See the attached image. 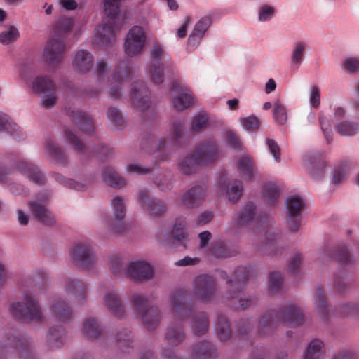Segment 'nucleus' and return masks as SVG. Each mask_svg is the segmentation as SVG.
<instances>
[{"label": "nucleus", "instance_id": "nucleus-1", "mask_svg": "<svg viewBox=\"0 0 359 359\" xmlns=\"http://www.w3.org/2000/svg\"><path fill=\"white\" fill-rule=\"evenodd\" d=\"M49 276L43 269H36L26 278L25 286L31 287V292H23L22 301L13 302L9 311L18 320L27 323H41L46 320L45 314L34 293L44 292L48 287Z\"/></svg>", "mask_w": 359, "mask_h": 359}, {"label": "nucleus", "instance_id": "nucleus-2", "mask_svg": "<svg viewBox=\"0 0 359 359\" xmlns=\"http://www.w3.org/2000/svg\"><path fill=\"white\" fill-rule=\"evenodd\" d=\"M170 309L176 320L182 322L191 319L193 332L202 335L207 332L209 327V319L205 312H196V304L191 299L187 290L177 288L170 294Z\"/></svg>", "mask_w": 359, "mask_h": 359}, {"label": "nucleus", "instance_id": "nucleus-3", "mask_svg": "<svg viewBox=\"0 0 359 359\" xmlns=\"http://www.w3.org/2000/svg\"><path fill=\"white\" fill-rule=\"evenodd\" d=\"M121 0H104V8L109 20L98 25L94 32V43L105 48L116 41L117 32L128 22L130 14L120 12Z\"/></svg>", "mask_w": 359, "mask_h": 359}, {"label": "nucleus", "instance_id": "nucleus-4", "mask_svg": "<svg viewBox=\"0 0 359 359\" xmlns=\"http://www.w3.org/2000/svg\"><path fill=\"white\" fill-rule=\"evenodd\" d=\"M73 23L72 18L62 16L53 24L51 35L43 52V59L47 64L55 65L63 60L66 53L63 37L72 29Z\"/></svg>", "mask_w": 359, "mask_h": 359}, {"label": "nucleus", "instance_id": "nucleus-5", "mask_svg": "<svg viewBox=\"0 0 359 359\" xmlns=\"http://www.w3.org/2000/svg\"><path fill=\"white\" fill-rule=\"evenodd\" d=\"M256 273L253 266H238L233 271L232 278L228 279L229 290L224 295V299L231 301L230 306L236 310H245L254 302L252 298L240 297V292L245 283Z\"/></svg>", "mask_w": 359, "mask_h": 359}, {"label": "nucleus", "instance_id": "nucleus-6", "mask_svg": "<svg viewBox=\"0 0 359 359\" xmlns=\"http://www.w3.org/2000/svg\"><path fill=\"white\" fill-rule=\"evenodd\" d=\"M303 321L304 316L299 308L293 304H285L280 313L271 311L262 316L259 321L258 333L262 336L271 334L280 322L299 325Z\"/></svg>", "mask_w": 359, "mask_h": 359}, {"label": "nucleus", "instance_id": "nucleus-7", "mask_svg": "<svg viewBox=\"0 0 359 359\" xmlns=\"http://www.w3.org/2000/svg\"><path fill=\"white\" fill-rule=\"evenodd\" d=\"M16 353L21 359H36L35 357L33 341L25 332L11 330L6 335V341L0 346V354L4 352Z\"/></svg>", "mask_w": 359, "mask_h": 359}, {"label": "nucleus", "instance_id": "nucleus-8", "mask_svg": "<svg viewBox=\"0 0 359 359\" xmlns=\"http://www.w3.org/2000/svg\"><path fill=\"white\" fill-rule=\"evenodd\" d=\"M132 304L147 330L155 329L161 320V313L158 308L149 306L147 298L141 294H134L132 296Z\"/></svg>", "mask_w": 359, "mask_h": 359}, {"label": "nucleus", "instance_id": "nucleus-9", "mask_svg": "<svg viewBox=\"0 0 359 359\" xmlns=\"http://www.w3.org/2000/svg\"><path fill=\"white\" fill-rule=\"evenodd\" d=\"M194 296L203 302H210L215 297L217 289L215 278L206 274L196 276L192 283Z\"/></svg>", "mask_w": 359, "mask_h": 359}, {"label": "nucleus", "instance_id": "nucleus-10", "mask_svg": "<svg viewBox=\"0 0 359 359\" xmlns=\"http://www.w3.org/2000/svg\"><path fill=\"white\" fill-rule=\"evenodd\" d=\"M183 129L184 125L180 120L173 122L171 128V137L159 140L155 151L157 153V158L161 161L168 159L170 154L174 151L175 147L178 144L179 140L182 137Z\"/></svg>", "mask_w": 359, "mask_h": 359}, {"label": "nucleus", "instance_id": "nucleus-11", "mask_svg": "<svg viewBox=\"0 0 359 359\" xmlns=\"http://www.w3.org/2000/svg\"><path fill=\"white\" fill-rule=\"evenodd\" d=\"M304 207L305 203L299 196L294 195L287 198V226L290 231L295 232L299 230L301 225L302 213Z\"/></svg>", "mask_w": 359, "mask_h": 359}, {"label": "nucleus", "instance_id": "nucleus-12", "mask_svg": "<svg viewBox=\"0 0 359 359\" xmlns=\"http://www.w3.org/2000/svg\"><path fill=\"white\" fill-rule=\"evenodd\" d=\"M146 34L140 26H133L128 32L124 47L128 56L133 57L142 53L145 46Z\"/></svg>", "mask_w": 359, "mask_h": 359}, {"label": "nucleus", "instance_id": "nucleus-13", "mask_svg": "<svg viewBox=\"0 0 359 359\" xmlns=\"http://www.w3.org/2000/svg\"><path fill=\"white\" fill-rule=\"evenodd\" d=\"M49 197L50 194L46 191L40 193L36 201L29 202V208L34 217L46 226H52L55 222V217L45 206Z\"/></svg>", "mask_w": 359, "mask_h": 359}, {"label": "nucleus", "instance_id": "nucleus-14", "mask_svg": "<svg viewBox=\"0 0 359 359\" xmlns=\"http://www.w3.org/2000/svg\"><path fill=\"white\" fill-rule=\"evenodd\" d=\"M164 54V49L159 43H155L151 48L150 74L153 82L160 84L163 81V69L172 67L170 62L160 64Z\"/></svg>", "mask_w": 359, "mask_h": 359}, {"label": "nucleus", "instance_id": "nucleus-15", "mask_svg": "<svg viewBox=\"0 0 359 359\" xmlns=\"http://www.w3.org/2000/svg\"><path fill=\"white\" fill-rule=\"evenodd\" d=\"M124 273L131 280L140 282L151 278L154 269L150 264L146 262L136 261L130 262L126 266Z\"/></svg>", "mask_w": 359, "mask_h": 359}, {"label": "nucleus", "instance_id": "nucleus-16", "mask_svg": "<svg viewBox=\"0 0 359 359\" xmlns=\"http://www.w3.org/2000/svg\"><path fill=\"white\" fill-rule=\"evenodd\" d=\"M150 93L143 81H136L131 88V100L140 111H147L151 107Z\"/></svg>", "mask_w": 359, "mask_h": 359}, {"label": "nucleus", "instance_id": "nucleus-17", "mask_svg": "<svg viewBox=\"0 0 359 359\" xmlns=\"http://www.w3.org/2000/svg\"><path fill=\"white\" fill-rule=\"evenodd\" d=\"M113 217L108 221V224L116 233H123L127 229L126 224L123 222L126 215V208L123 198L116 196L112 201Z\"/></svg>", "mask_w": 359, "mask_h": 359}, {"label": "nucleus", "instance_id": "nucleus-18", "mask_svg": "<svg viewBox=\"0 0 359 359\" xmlns=\"http://www.w3.org/2000/svg\"><path fill=\"white\" fill-rule=\"evenodd\" d=\"M197 157L198 162L202 165L214 163L220 156L218 147L213 140L203 142L194 152Z\"/></svg>", "mask_w": 359, "mask_h": 359}, {"label": "nucleus", "instance_id": "nucleus-19", "mask_svg": "<svg viewBox=\"0 0 359 359\" xmlns=\"http://www.w3.org/2000/svg\"><path fill=\"white\" fill-rule=\"evenodd\" d=\"M139 200L149 213L153 216L161 217L167 210L165 201L152 197L146 189L141 190L139 192Z\"/></svg>", "mask_w": 359, "mask_h": 359}, {"label": "nucleus", "instance_id": "nucleus-20", "mask_svg": "<svg viewBox=\"0 0 359 359\" xmlns=\"http://www.w3.org/2000/svg\"><path fill=\"white\" fill-rule=\"evenodd\" d=\"M15 169L36 184L43 185L46 183V177L43 173L36 165L32 163L19 160L15 164Z\"/></svg>", "mask_w": 359, "mask_h": 359}, {"label": "nucleus", "instance_id": "nucleus-21", "mask_svg": "<svg viewBox=\"0 0 359 359\" xmlns=\"http://www.w3.org/2000/svg\"><path fill=\"white\" fill-rule=\"evenodd\" d=\"M227 177L222 175L219 180V189L221 191H225L226 196L231 204L236 203L241 197L243 191L241 181H234L226 184Z\"/></svg>", "mask_w": 359, "mask_h": 359}, {"label": "nucleus", "instance_id": "nucleus-22", "mask_svg": "<svg viewBox=\"0 0 359 359\" xmlns=\"http://www.w3.org/2000/svg\"><path fill=\"white\" fill-rule=\"evenodd\" d=\"M94 65L93 55L86 50H79L74 55L72 60V67L75 72L80 74L89 72Z\"/></svg>", "mask_w": 359, "mask_h": 359}, {"label": "nucleus", "instance_id": "nucleus-23", "mask_svg": "<svg viewBox=\"0 0 359 359\" xmlns=\"http://www.w3.org/2000/svg\"><path fill=\"white\" fill-rule=\"evenodd\" d=\"M205 194L206 187L204 185H195L184 193L181 201L186 207L193 208L199 205Z\"/></svg>", "mask_w": 359, "mask_h": 359}, {"label": "nucleus", "instance_id": "nucleus-24", "mask_svg": "<svg viewBox=\"0 0 359 359\" xmlns=\"http://www.w3.org/2000/svg\"><path fill=\"white\" fill-rule=\"evenodd\" d=\"M188 238L189 233L186 221L182 219H177L170 231L166 235L167 241L172 244L185 245Z\"/></svg>", "mask_w": 359, "mask_h": 359}, {"label": "nucleus", "instance_id": "nucleus-25", "mask_svg": "<svg viewBox=\"0 0 359 359\" xmlns=\"http://www.w3.org/2000/svg\"><path fill=\"white\" fill-rule=\"evenodd\" d=\"M69 255L76 265L84 269L92 266L95 261L91 248H72Z\"/></svg>", "mask_w": 359, "mask_h": 359}, {"label": "nucleus", "instance_id": "nucleus-26", "mask_svg": "<svg viewBox=\"0 0 359 359\" xmlns=\"http://www.w3.org/2000/svg\"><path fill=\"white\" fill-rule=\"evenodd\" d=\"M256 208L252 202L248 203L241 210L235 215L232 224L235 227L241 228L249 225L255 219Z\"/></svg>", "mask_w": 359, "mask_h": 359}, {"label": "nucleus", "instance_id": "nucleus-27", "mask_svg": "<svg viewBox=\"0 0 359 359\" xmlns=\"http://www.w3.org/2000/svg\"><path fill=\"white\" fill-rule=\"evenodd\" d=\"M172 90L174 92H181L172 99V105L176 110L182 111L193 104L194 97L192 95L189 93L182 92V88L177 81L172 83Z\"/></svg>", "mask_w": 359, "mask_h": 359}, {"label": "nucleus", "instance_id": "nucleus-28", "mask_svg": "<svg viewBox=\"0 0 359 359\" xmlns=\"http://www.w3.org/2000/svg\"><path fill=\"white\" fill-rule=\"evenodd\" d=\"M65 285L68 292L71 294L78 302L83 301L87 295V285L81 280L74 278H67Z\"/></svg>", "mask_w": 359, "mask_h": 359}, {"label": "nucleus", "instance_id": "nucleus-29", "mask_svg": "<svg viewBox=\"0 0 359 359\" xmlns=\"http://www.w3.org/2000/svg\"><path fill=\"white\" fill-rule=\"evenodd\" d=\"M51 309L55 317L60 322H68L72 318V309L61 298H57L53 301Z\"/></svg>", "mask_w": 359, "mask_h": 359}, {"label": "nucleus", "instance_id": "nucleus-30", "mask_svg": "<svg viewBox=\"0 0 359 359\" xmlns=\"http://www.w3.org/2000/svg\"><path fill=\"white\" fill-rule=\"evenodd\" d=\"M69 115L83 133L90 134L94 131L93 122L86 113L72 110L69 111Z\"/></svg>", "mask_w": 359, "mask_h": 359}, {"label": "nucleus", "instance_id": "nucleus-31", "mask_svg": "<svg viewBox=\"0 0 359 359\" xmlns=\"http://www.w3.org/2000/svg\"><path fill=\"white\" fill-rule=\"evenodd\" d=\"M104 304L106 308L113 314L121 316L125 309L118 295L113 292H107L103 297Z\"/></svg>", "mask_w": 359, "mask_h": 359}, {"label": "nucleus", "instance_id": "nucleus-32", "mask_svg": "<svg viewBox=\"0 0 359 359\" xmlns=\"http://www.w3.org/2000/svg\"><path fill=\"white\" fill-rule=\"evenodd\" d=\"M33 90L39 94H52L55 93L53 81L46 76H39L32 82Z\"/></svg>", "mask_w": 359, "mask_h": 359}, {"label": "nucleus", "instance_id": "nucleus-33", "mask_svg": "<svg viewBox=\"0 0 359 359\" xmlns=\"http://www.w3.org/2000/svg\"><path fill=\"white\" fill-rule=\"evenodd\" d=\"M185 338L184 328L181 323L172 324L165 332V339L173 346L180 345Z\"/></svg>", "mask_w": 359, "mask_h": 359}, {"label": "nucleus", "instance_id": "nucleus-34", "mask_svg": "<svg viewBox=\"0 0 359 359\" xmlns=\"http://www.w3.org/2000/svg\"><path fill=\"white\" fill-rule=\"evenodd\" d=\"M215 353L214 346L210 342L203 341L193 346L191 355L194 359H211Z\"/></svg>", "mask_w": 359, "mask_h": 359}, {"label": "nucleus", "instance_id": "nucleus-35", "mask_svg": "<svg viewBox=\"0 0 359 359\" xmlns=\"http://www.w3.org/2000/svg\"><path fill=\"white\" fill-rule=\"evenodd\" d=\"M308 44L306 41H299L293 43L291 50V65L295 68H299L304 59Z\"/></svg>", "mask_w": 359, "mask_h": 359}, {"label": "nucleus", "instance_id": "nucleus-36", "mask_svg": "<svg viewBox=\"0 0 359 359\" xmlns=\"http://www.w3.org/2000/svg\"><path fill=\"white\" fill-rule=\"evenodd\" d=\"M65 330L61 326L50 328L48 333L47 342L50 349L60 348L64 341Z\"/></svg>", "mask_w": 359, "mask_h": 359}, {"label": "nucleus", "instance_id": "nucleus-37", "mask_svg": "<svg viewBox=\"0 0 359 359\" xmlns=\"http://www.w3.org/2000/svg\"><path fill=\"white\" fill-rule=\"evenodd\" d=\"M83 332L89 339H97L102 332V329L95 318H88L83 322Z\"/></svg>", "mask_w": 359, "mask_h": 359}, {"label": "nucleus", "instance_id": "nucleus-38", "mask_svg": "<svg viewBox=\"0 0 359 359\" xmlns=\"http://www.w3.org/2000/svg\"><path fill=\"white\" fill-rule=\"evenodd\" d=\"M325 354L324 343L319 339H313L306 348L304 359H323Z\"/></svg>", "mask_w": 359, "mask_h": 359}, {"label": "nucleus", "instance_id": "nucleus-39", "mask_svg": "<svg viewBox=\"0 0 359 359\" xmlns=\"http://www.w3.org/2000/svg\"><path fill=\"white\" fill-rule=\"evenodd\" d=\"M132 68L128 62H121L115 69L113 74V80L115 83L121 84L123 81H128L132 79Z\"/></svg>", "mask_w": 359, "mask_h": 359}, {"label": "nucleus", "instance_id": "nucleus-40", "mask_svg": "<svg viewBox=\"0 0 359 359\" xmlns=\"http://www.w3.org/2000/svg\"><path fill=\"white\" fill-rule=\"evenodd\" d=\"M216 332L222 341L228 340L231 336V329L226 317L219 314L216 323Z\"/></svg>", "mask_w": 359, "mask_h": 359}, {"label": "nucleus", "instance_id": "nucleus-41", "mask_svg": "<svg viewBox=\"0 0 359 359\" xmlns=\"http://www.w3.org/2000/svg\"><path fill=\"white\" fill-rule=\"evenodd\" d=\"M280 189L273 182L266 183L262 189V196L269 205L276 204L280 197Z\"/></svg>", "mask_w": 359, "mask_h": 359}, {"label": "nucleus", "instance_id": "nucleus-42", "mask_svg": "<svg viewBox=\"0 0 359 359\" xmlns=\"http://www.w3.org/2000/svg\"><path fill=\"white\" fill-rule=\"evenodd\" d=\"M46 154L51 156L54 161L60 164H66L67 158L63 151L55 144V142L50 140L45 144Z\"/></svg>", "mask_w": 359, "mask_h": 359}, {"label": "nucleus", "instance_id": "nucleus-43", "mask_svg": "<svg viewBox=\"0 0 359 359\" xmlns=\"http://www.w3.org/2000/svg\"><path fill=\"white\" fill-rule=\"evenodd\" d=\"M309 161L311 162V176L314 180L320 179L324 175L325 168L324 160L319 154H314L309 157Z\"/></svg>", "mask_w": 359, "mask_h": 359}, {"label": "nucleus", "instance_id": "nucleus-44", "mask_svg": "<svg viewBox=\"0 0 359 359\" xmlns=\"http://www.w3.org/2000/svg\"><path fill=\"white\" fill-rule=\"evenodd\" d=\"M105 182L114 188L120 189L126 184V180L111 167H106L103 171Z\"/></svg>", "mask_w": 359, "mask_h": 359}, {"label": "nucleus", "instance_id": "nucleus-45", "mask_svg": "<svg viewBox=\"0 0 359 359\" xmlns=\"http://www.w3.org/2000/svg\"><path fill=\"white\" fill-rule=\"evenodd\" d=\"M315 306L318 311L320 315L327 320L328 309L326 297L324 291L320 285H318L315 288L314 292Z\"/></svg>", "mask_w": 359, "mask_h": 359}, {"label": "nucleus", "instance_id": "nucleus-46", "mask_svg": "<svg viewBox=\"0 0 359 359\" xmlns=\"http://www.w3.org/2000/svg\"><path fill=\"white\" fill-rule=\"evenodd\" d=\"M238 170L243 174L245 179L250 180L252 179L255 168L254 162L251 156H241L237 163Z\"/></svg>", "mask_w": 359, "mask_h": 359}, {"label": "nucleus", "instance_id": "nucleus-47", "mask_svg": "<svg viewBox=\"0 0 359 359\" xmlns=\"http://www.w3.org/2000/svg\"><path fill=\"white\" fill-rule=\"evenodd\" d=\"M197 157L194 153L187 156L179 164L180 170L184 175H189L196 172L198 166L202 165L198 162Z\"/></svg>", "mask_w": 359, "mask_h": 359}, {"label": "nucleus", "instance_id": "nucleus-48", "mask_svg": "<svg viewBox=\"0 0 359 359\" xmlns=\"http://www.w3.org/2000/svg\"><path fill=\"white\" fill-rule=\"evenodd\" d=\"M116 344L118 348L123 353H127L132 348L133 340L130 331L128 329H123L122 331L118 332L116 334Z\"/></svg>", "mask_w": 359, "mask_h": 359}, {"label": "nucleus", "instance_id": "nucleus-49", "mask_svg": "<svg viewBox=\"0 0 359 359\" xmlns=\"http://www.w3.org/2000/svg\"><path fill=\"white\" fill-rule=\"evenodd\" d=\"M65 133L68 142L79 154L88 155L90 152V149L86 147L71 130H65Z\"/></svg>", "mask_w": 359, "mask_h": 359}, {"label": "nucleus", "instance_id": "nucleus-50", "mask_svg": "<svg viewBox=\"0 0 359 359\" xmlns=\"http://www.w3.org/2000/svg\"><path fill=\"white\" fill-rule=\"evenodd\" d=\"M335 130L344 136H352L359 131V123L343 121L335 126Z\"/></svg>", "mask_w": 359, "mask_h": 359}, {"label": "nucleus", "instance_id": "nucleus-51", "mask_svg": "<svg viewBox=\"0 0 359 359\" xmlns=\"http://www.w3.org/2000/svg\"><path fill=\"white\" fill-rule=\"evenodd\" d=\"M18 130L19 126L12 121L10 116L0 113V131H6L13 135L17 133Z\"/></svg>", "mask_w": 359, "mask_h": 359}, {"label": "nucleus", "instance_id": "nucleus-52", "mask_svg": "<svg viewBox=\"0 0 359 359\" xmlns=\"http://www.w3.org/2000/svg\"><path fill=\"white\" fill-rule=\"evenodd\" d=\"M53 177H54L55 180L58 182L60 184H62L64 186L73 189L82 191L86 187V184L71 179H67L59 173H53Z\"/></svg>", "mask_w": 359, "mask_h": 359}, {"label": "nucleus", "instance_id": "nucleus-53", "mask_svg": "<svg viewBox=\"0 0 359 359\" xmlns=\"http://www.w3.org/2000/svg\"><path fill=\"white\" fill-rule=\"evenodd\" d=\"M20 36L18 29L14 26H10L7 30L0 34V43L9 44L16 41Z\"/></svg>", "mask_w": 359, "mask_h": 359}, {"label": "nucleus", "instance_id": "nucleus-54", "mask_svg": "<svg viewBox=\"0 0 359 359\" xmlns=\"http://www.w3.org/2000/svg\"><path fill=\"white\" fill-rule=\"evenodd\" d=\"M273 117L280 125L285 124L287 120L286 109L279 101L274 104Z\"/></svg>", "mask_w": 359, "mask_h": 359}, {"label": "nucleus", "instance_id": "nucleus-55", "mask_svg": "<svg viewBox=\"0 0 359 359\" xmlns=\"http://www.w3.org/2000/svg\"><path fill=\"white\" fill-rule=\"evenodd\" d=\"M334 251L333 259L341 263H351L353 256L351 255L348 248H334Z\"/></svg>", "mask_w": 359, "mask_h": 359}, {"label": "nucleus", "instance_id": "nucleus-56", "mask_svg": "<svg viewBox=\"0 0 359 359\" xmlns=\"http://www.w3.org/2000/svg\"><path fill=\"white\" fill-rule=\"evenodd\" d=\"M154 183L161 191H163L170 190L172 188V180L163 174L158 175L154 179Z\"/></svg>", "mask_w": 359, "mask_h": 359}, {"label": "nucleus", "instance_id": "nucleus-57", "mask_svg": "<svg viewBox=\"0 0 359 359\" xmlns=\"http://www.w3.org/2000/svg\"><path fill=\"white\" fill-rule=\"evenodd\" d=\"M107 117L114 126H122L124 123L121 113L115 107L108 109Z\"/></svg>", "mask_w": 359, "mask_h": 359}, {"label": "nucleus", "instance_id": "nucleus-58", "mask_svg": "<svg viewBox=\"0 0 359 359\" xmlns=\"http://www.w3.org/2000/svg\"><path fill=\"white\" fill-rule=\"evenodd\" d=\"M269 290L274 292L279 290L283 283L282 274L277 271L270 273L269 276Z\"/></svg>", "mask_w": 359, "mask_h": 359}, {"label": "nucleus", "instance_id": "nucleus-59", "mask_svg": "<svg viewBox=\"0 0 359 359\" xmlns=\"http://www.w3.org/2000/svg\"><path fill=\"white\" fill-rule=\"evenodd\" d=\"M241 123L246 130L252 131L259 127L261 122L257 117L250 116L248 117L241 118Z\"/></svg>", "mask_w": 359, "mask_h": 359}, {"label": "nucleus", "instance_id": "nucleus-60", "mask_svg": "<svg viewBox=\"0 0 359 359\" xmlns=\"http://www.w3.org/2000/svg\"><path fill=\"white\" fill-rule=\"evenodd\" d=\"M212 23L211 18L205 16L199 20L196 24L193 32L197 33L199 36H203L204 34Z\"/></svg>", "mask_w": 359, "mask_h": 359}, {"label": "nucleus", "instance_id": "nucleus-61", "mask_svg": "<svg viewBox=\"0 0 359 359\" xmlns=\"http://www.w3.org/2000/svg\"><path fill=\"white\" fill-rule=\"evenodd\" d=\"M110 269L114 275L119 276L123 270V259L119 255H111L110 258Z\"/></svg>", "mask_w": 359, "mask_h": 359}, {"label": "nucleus", "instance_id": "nucleus-62", "mask_svg": "<svg viewBox=\"0 0 359 359\" xmlns=\"http://www.w3.org/2000/svg\"><path fill=\"white\" fill-rule=\"evenodd\" d=\"M319 123L324 133L327 144L332 142V134L330 130V124L327 117L320 116L319 117Z\"/></svg>", "mask_w": 359, "mask_h": 359}, {"label": "nucleus", "instance_id": "nucleus-63", "mask_svg": "<svg viewBox=\"0 0 359 359\" xmlns=\"http://www.w3.org/2000/svg\"><path fill=\"white\" fill-rule=\"evenodd\" d=\"M344 68L349 74L359 72V57H348L343 62Z\"/></svg>", "mask_w": 359, "mask_h": 359}, {"label": "nucleus", "instance_id": "nucleus-64", "mask_svg": "<svg viewBox=\"0 0 359 359\" xmlns=\"http://www.w3.org/2000/svg\"><path fill=\"white\" fill-rule=\"evenodd\" d=\"M208 117L203 114L196 116L192 121L191 128L194 131H201L205 128L208 123Z\"/></svg>", "mask_w": 359, "mask_h": 359}]
</instances>
